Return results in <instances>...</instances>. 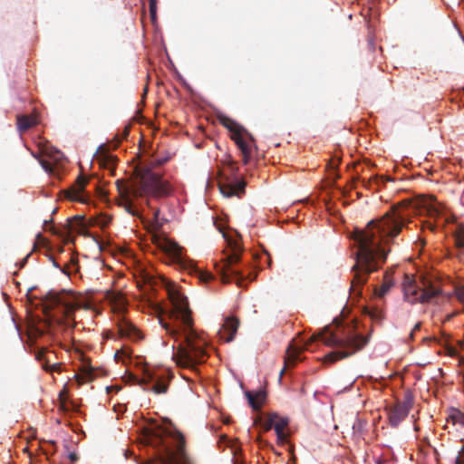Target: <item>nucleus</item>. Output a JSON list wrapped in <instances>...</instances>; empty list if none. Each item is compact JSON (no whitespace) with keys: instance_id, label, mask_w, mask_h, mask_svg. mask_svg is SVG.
Segmentation results:
<instances>
[{"instance_id":"nucleus-6","label":"nucleus","mask_w":464,"mask_h":464,"mask_svg":"<svg viewBox=\"0 0 464 464\" xmlns=\"http://www.w3.org/2000/svg\"><path fill=\"white\" fill-rule=\"evenodd\" d=\"M152 243L156 248L163 255L166 260L180 269L195 273L203 282H209L213 279V275L209 272L199 270L194 261L189 259L185 254L184 249L177 242L171 240L161 231H156L151 235Z\"/></svg>"},{"instance_id":"nucleus-52","label":"nucleus","mask_w":464,"mask_h":464,"mask_svg":"<svg viewBox=\"0 0 464 464\" xmlns=\"http://www.w3.org/2000/svg\"><path fill=\"white\" fill-rule=\"evenodd\" d=\"M162 345H163V346H166V345H167V343H166L164 341H162Z\"/></svg>"},{"instance_id":"nucleus-43","label":"nucleus","mask_w":464,"mask_h":464,"mask_svg":"<svg viewBox=\"0 0 464 464\" xmlns=\"http://www.w3.org/2000/svg\"><path fill=\"white\" fill-rule=\"evenodd\" d=\"M69 459H71L72 462H74L78 459V457L75 453H70L69 455Z\"/></svg>"},{"instance_id":"nucleus-12","label":"nucleus","mask_w":464,"mask_h":464,"mask_svg":"<svg viewBox=\"0 0 464 464\" xmlns=\"http://www.w3.org/2000/svg\"><path fill=\"white\" fill-rule=\"evenodd\" d=\"M116 326L121 338L131 342H139L144 338L142 332L122 314L118 316Z\"/></svg>"},{"instance_id":"nucleus-10","label":"nucleus","mask_w":464,"mask_h":464,"mask_svg":"<svg viewBox=\"0 0 464 464\" xmlns=\"http://www.w3.org/2000/svg\"><path fill=\"white\" fill-rule=\"evenodd\" d=\"M220 121L231 132L233 140L243 155L244 164H247L251 159L252 148L256 147L254 137L243 126L228 117L222 116Z\"/></svg>"},{"instance_id":"nucleus-20","label":"nucleus","mask_w":464,"mask_h":464,"mask_svg":"<svg viewBox=\"0 0 464 464\" xmlns=\"http://www.w3.org/2000/svg\"><path fill=\"white\" fill-rule=\"evenodd\" d=\"M425 342H433L439 346L442 347L445 352L450 355L457 353V349L451 344L450 340L448 336L443 335L441 337H427L423 339Z\"/></svg>"},{"instance_id":"nucleus-2","label":"nucleus","mask_w":464,"mask_h":464,"mask_svg":"<svg viewBox=\"0 0 464 464\" xmlns=\"http://www.w3.org/2000/svg\"><path fill=\"white\" fill-rule=\"evenodd\" d=\"M169 306L165 308L167 322L160 318L159 322L166 333L178 342L171 345V358L178 366L195 369L204 363L208 357L207 342L199 335L193 326L191 311L185 296L174 285L167 288Z\"/></svg>"},{"instance_id":"nucleus-40","label":"nucleus","mask_w":464,"mask_h":464,"mask_svg":"<svg viewBox=\"0 0 464 464\" xmlns=\"http://www.w3.org/2000/svg\"><path fill=\"white\" fill-rule=\"evenodd\" d=\"M373 180L376 182V183H385L386 181H388L389 179H385L383 177H379V176H375L373 177Z\"/></svg>"},{"instance_id":"nucleus-28","label":"nucleus","mask_w":464,"mask_h":464,"mask_svg":"<svg viewBox=\"0 0 464 464\" xmlns=\"http://www.w3.org/2000/svg\"><path fill=\"white\" fill-rule=\"evenodd\" d=\"M157 0L150 1V20L153 24L157 23Z\"/></svg>"},{"instance_id":"nucleus-45","label":"nucleus","mask_w":464,"mask_h":464,"mask_svg":"<svg viewBox=\"0 0 464 464\" xmlns=\"http://www.w3.org/2000/svg\"><path fill=\"white\" fill-rule=\"evenodd\" d=\"M362 182H363L364 186H366V187L370 186V184H371L370 180L369 181H365V179H362Z\"/></svg>"},{"instance_id":"nucleus-18","label":"nucleus","mask_w":464,"mask_h":464,"mask_svg":"<svg viewBox=\"0 0 464 464\" xmlns=\"http://www.w3.org/2000/svg\"><path fill=\"white\" fill-rule=\"evenodd\" d=\"M289 423V420L286 417H280L278 415L277 419L275 420L274 429L276 433L277 441L279 443H286L288 440V435L285 431V429L287 427Z\"/></svg>"},{"instance_id":"nucleus-29","label":"nucleus","mask_w":464,"mask_h":464,"mask_svg":"<svg viewBox=\"0 0 464 464\" xmlns=\"http://www.w3.org/2000/svg\"><path fill=\"white\" fill-rule=\"evenodd\" d=\"M455 243L458 247H464V229H459L455 234Z\"/></svg>"},{"instance_id":"nucleus-41","label":"nucleus","mask_w":464,"mask_h":464,"mask_svg":"<svg viewBox=\"0 0 464 464\" xmlns=\"http://www.w3.org/2000/svg\"><path fill=\"white\" fill-rule=\"evenodd\" d=\"M31 254H27V256L22 259V261L19 263V267L22 268L25 266L26 262H27V259L29 258Z\"/></svg>"},{"instance_id":"nucleus-8","label":"nucleus","mask_w":464,"mask_h":464,"mask_svg":"<svg viewBox=\"0 0 464 464\" xmlns=\"http://www.w3.org/2000/svg\"><path fill=\"white\" fill-rule=\"evenodd\" d=\"M403 298L411 304H428L441 295V288L427 276H422L420 283L405 276L402 283Z\"/></svg>"},{"instance_id":"nucleus-14","label":"nucleus","mask_w":464,"mask_h":464,"mask_svg":"<svg viewBox=\"0 0 464 464\" xmlns=\"http://www.w3.org/2000/svg\"><path fill=\"white\" fill-rule=\"evenodd\" d=\"M412 406V397L407 394L404 400L398 402L389 413V421L392 427H397L409 414Z\"/></svg>"},{"instance_id":"nucleus-53","label":"nucleus","mask_w":464,"mask_h":464,"mask_svg":"<svg viewBox=\"0 0 464 464\" xmlns=\"http://www.w3.org/2000/svg\"><path fill=\"white\" fill-rule=\"evenodd\" d=\"M377 464H382V461L379 459V460L377 461Z\"/></svg>"},{"instance_id":"nucleus-46","label":"nucleus","mask_w":464,"mask_h":464,"mask_svg":"<svg viewBox=\"0 0 464 464\" xmlns=\"http://www.w3.org/2000/svg\"><path fill=\"white\" fill-rule=\"evenodd\" d=\"M41 164L45 171H49L48 167L44 162H41Z\"/></svg>"},{"instance_id":"nucleus-19","label":"nucleus","mask_w":464,"mask_h":464,"mask_svg":"<svg viewBox=\"0 0 464 464\" xmlns=\"http://www.w3.org/2000/svg\"><path fill=\"white\" fill-rule=\"evenodd\" d=\"M393 278L386 272L383 276V281L380 286H374L372 289L373 295L378 298H382L393 286Z\"/></svg>"},{"instance_id":"nucleus-7","label":"nucleus","mask_w":464,"mask_h":464,"mask_svg":"<svg viewBox=\"0 0 464 464\" xmlns=\"http://www.w3.org/2000/svg\"><path fill=\"white\" fill-rule=\"evenodd\" d=\"M166 437L173 440L177 450H183L184 448V436L174 427L162 428L155 426L150 429L146 435L147 443L157 450L159 464H182L176 458L169 445L166 443Z\"/></svg>"},{"instance_id":"nucleus-36","label":"nucleus","mask_w":464,"mask_h":464,"mask_svg":"<svg viewBox=\"0 0 464 464\" xmlns=\"http://www.w3.org/2000/svg\"><path fill=\"white\" fill-rule=\"evenodd\" d=\"M178 78L185 88H187L188 90H190L189 84L186 82V80L179 73L178 74Z\"/></svg>"},{"instance_id":"nucleus-11","label":"nucleus","mask_w":464,"mask_h":464,"mask_svg":"<svg viewBox=\"0 0 464 464\" xmlns=\"http://www.w3.org/2000/svg\"><path fill=\"white\" fill-rule=\"evenodd\" d=\"M230 175L223 174L218 181V188L225 198L237 196L240 198L245 193L246 181L237 175V168L229 165Z\"/></svg>"},{"instance_id":"nucleus-17","label":"nucleus","mask_w":464,"mask_h":464,"mask_svg":"<svg viewBox=\"0 0 464 464\" xmlns=\"http://www.w3.org/2000/svg\"><path fill=\"white\" fill-rule=\"evenodd\" d=\"M106 299L116 312L121 314L126 309L127 300L121 293L109 291L106 293Z\"/></svg>"},{"instance_id":"nucleus-25","label":"nucleus","mask_w":464,"mask_h":464,"mask_svg":"<svg viewBox=\"0 0 464 464\" xmlns=\"http://www.w3.org/2000/svg\"><path fill=\"white\" fill-rule=\"evenodd\" d=\"M36 359L39 361H44V360L46 361L45 363L43 365L44 369L46 371H53L60 367V365L56 364V363H54L53 365L47 364V362L50 361V359H49V357H46L44 351H39L36 353Z\"/></svg>"},{"instance_id":"nucleus-39","label":"nucleus","mask_w":464,"mask_h":464,"mask_svg":"<svg viewBox=\"0 0 464 464\" xmlns=\"http://www.w3.org/2000/svg\"><path fill=\"white\" fill-rule=\"evenodd\" d=\"M256 442L260 447H267L269 446L268 442L263 440L261 437H257Z\"/></svg>"},{"instance_id":"nucleus-24","label":"nucleus","mask_w":464,"mask_h":464,"mask_svg":"<svg viewBox=\"0 0 464 464\" xmlns=\"http://www.w3.org/2000/svg\"><path fill=\"white\" fill-rule=\"evenodd\" d=\"M50 259L52 260L53 266L60 269L65 275L70 276L71 274L76 273L78 271V266L76 262L72 259L71 260L70 264L63 267H61L60 265L53 257H50Z\"/></svg>"},{"instance_id":"nucleus-13","label":"nucleus","mask_w":464,"mask_h":464,"mask_svg":"<svg viewBox=\"0 0 464 464\" xmlns=\"http://www.w3.org/2000/svg\"><path fill=\"white\" fill-rule=\"evenodd\" d=\"M305 349H308V343L305 342L298 343L293 340L290 343L286 349V355L284 360L285 365L284 368L280 371L279 380L282 379L286 368L295 367V365L302 360L301 353Z\"/></svg>"},{"instance_id":"nucleus-31","label":"nucleus","mask_w":464,"mask_h":464,"mask_svg":"<svg viewBox=\"0 0 464 464\" xmlns=\"http://www.w3.org/2000/svg\"><path fill=\"white\" fill-rule=\"evenodd\" d=\"M116 360H119L120 358H130V350H124L121 349L120 351H117L114 355Z\"/></svg>"},{"instance_id":"nucleus-44","label":"nucleus","mask_w":464,"mask_h":464,"mask_svg":"<svg viewBox=\"0 0 464 464\" xmlns=\"http://www.w3.org/2000/svg\"><path fill=\"white\" fill-rule=\"evenodd\" d=\"M459 299L464 302V290L459 294Z\"/></svg>"},{"instance_id":"nucleus-27","label":"nucleus","mask_w":464,"mask_h":464,"mask_svg":"<svg viewBox=\"0 0 464 464\" xmlns=\"http://www.w3.org/2000/svg\"><path fill=\"white\" fill-rule=\"evenodd\" d=\"M450 418L454 424H460L464 427V413L461 411L454 409Z\"/></svg>"},{"instance_id":"nucleus-4","label":"nucleus","mask_w":464,"mask_h":464,"mask_svg":"<svg viewBox=\"0 0 464 464\" xmlns=\"http://www.w3.org/2000/svg\"><path fill=\"white\" fill-rule=\"evenodd\" d=\"M318 340L334 351L327 354L329 362H334L353 354L368 343L356 326L344 327L339 324L335 329L332 326L324 327L318 334Z\"/></svg>"},{"instance_id":"nucleus-1","label":"nucleus","mask_w":464,"mask_h":464,"mask_svg":"<svg viewBox=\"0 0 464 464\" xmlns=\"http://www.w3.org/2000/svg\"><path fill=\"white\" fill-rule=\"evenodd\" d=\"M443 208L433 198L418 197L405 199L401 204L379 218L370 220L364 229L357 230L353 235L355 251L353 257L355 263L351 268L353 278L349 289V300L354 304L363 296V286L369 275L377 271L385 263L391 252V244L406 226L411 216H426L439 223ZM431 221L423 222L424 228L434 230L437 226Z\"/></svg>"},{"instance_id":"nucleus-38","label":"nucleus","mask_w":464,"mask_h":464,"mask_svg":"<svg viewBox=\"0 0 464 464\" xmlns=\"http://www.w3.org/2000/svg\"><path fill=\"white\" fill-rule=\"evenodd\" d=\"M420 327H421V323H420V322L417 323V324L414 325V327H413V329H412V331L411 332V334H410V337H411V339L413 338V334H414V333H415L416 331H419V330L420 329Z\"/></svg>"},{"instance_id":"nucleus-22","label":"nucleus","mask_w":464,"mask_h":464,"mask_svg":"<svg viewBox=\"0 0 464 464\" xmlns=\"http://www.w3.org/2000/svg\"><path fill=\"white\" fill-rule=\"evenodd\" d=\"M36 124L37 121L35 118L27 115H17V128L20 132H24Z\"/></svg>"},{"instance_id":"nucleus-3","label":"nucleus","mask_w":464,"mask_h":464,"mask_svg":"<svg viewBox=\"0 0 464 464\" xmlns=\"http://www.w3.org/2000/svg\"><path fill=\"white\" fill-rule=\"evenodd\" d=\"M120 193L119 205L131 216L138 217L142 214L143 202L150 207L146 198H165L172 194V186L164 179L160 174L155 172L149 165H140L136 169V178L127 184L117 181Z\"/></svg>"},{"instance_id":"nucleus-42","label":"nucleus","mask_w":464,"mask_h":464,"mask_svg":"<svg viewBox=\"0 0 464 464\" xmlns=\"http://www.w3.org/2000/svg\"><path fill=\"white\" fill-rule=\"evenodd\" d=\"M159 216H160V209H159V208H155V209L153 210V218H154V220H155L156 222H158V221H159Z\"/></svg>"},{"instance_id":"nucleus-50","label":"nucleus","mask_w":464,"mask_h":464,"mask_svg":"<svg viewBox=\"0 0 464 464\" xmlns=\"http://www.w3.org/2000/svg\"><path fill=\"white\" fill-rule=\"evenodd\" d=\"M97 244L99 245V248H100L101 250H102V247L101 244H100L99 242H97Z\"/></svg>"},{"instance_id":"nucleus-21","label":"nucleus","mask_w":464,"mask_h":464,"mask_svg":"<svg viewBox=\"0 0 464 464\" xmlns=\"http://www.w3.org/2000/svg\"><path fill=\"white\" fill-rule=\"evenodd\" d=\"M246 397L247 399L248 404L254 411H258L261 403L265 401L266 394L264 392H258L256 394V397L253 395L251 392H246Z\"/></svg>"},{"instance_id":"nucleus-51","label":"nucleus","mask_w":464,"mask_h":464,"mask_svg":"<svg viewBox=\"0 0 464 464\" xmlns=\"http://www.w3.org/2000/svg\"><path fill=\"white\" fill-rule=\"evenodd\" d=\"M233 464H243L241 461L234 462Z\"/></svg>"},{"instance_id":"nucleus-26","label":"nucleus","mask_w":464,"mask_h":464,"mask_svg":"<svg viewBox=\"0 0 464 464\" xmlns=\"http://www.w3.org/2000/svg\"><path fill=\"white\" fill-rule=\"evenodd\" d=\"M364 313L373 320H381L382 318V311L377 307H364Z\"/></svg>"},{"instance_id":"nucleus-48","label":"nucleus","mask_w":464,"mask_h":464,"mask_svg":"<svg viewBox=\"0 0 464 464\" xmlns=\"http://www.w3.org/2000/svg\"><path fill=\"white\" fill-rule=\"evenodd\" d=\"M47 225H48V221H46V220H45V221H44V229H47V227H46V226H47Z\"/></svg>"},{"instance_id":"nucleus-32","label":"nucleus","mask_w":464,"mask_h":464,"mask_svg":"<svg viewBox=\"0 0 464 464\" xmlns=\"http://www.w3.org/2000/svg\"><path fill=\"white\" fill-rule=\"evenodd\" d=\"M62 408L64 411H74L77 410V406L73 401H64L62 404Z\"/></svg>"},{"instance_id":"nucleus-16","label":"nucleus","mask_w":464,"mask_h":464,"mask_svg":"<svg viewBox=\"0 0 464 464\" xmlns=\"http://www.w3.org/2000/svg\"><path fill=\"white\" fill-rule=\"evenodd\" d=\"M45 303L50 309L58 307H67L70 305L64 294L57 293L54 290H50L45 295Z\"/></svg>"},{"instance_id":"nucleus-37","label":"nucleus","mask_w":464,"mask_h":464,"mask_svg":"<svg viewBox=\"0 0 464 464\" xmlns=\"http://www.w3.org/2000/svg\"><path fill=\"white\" fill-rule=\"evenodd\" d=\"M362 427V423L360 420H356L353 425V430L354 431H360Z\"/></svg>"},{"instance_id":"nucleus-47","label":"nucleus","mask_w":464,"mask_h":464,"mask_svg":"<svg viewBox=\"0 0 464 464\" xmlns=\"http://www.w3.org/2000/svg\"><path fill=\"white\" fill-rule=\"evenodd\" d=\"M33 289H34V287H31V288H29V289H28L27 294H26V296H27V297H30V293H31V291H32Z\"/></svg>"},{"instance_id":"nucleus-5","label":"nucleus","mask_w":464,"mask_h":464,"mask_svg":"<svg viewBox=\"0 0 464 464\" xmlns=\"http://www.w3.org/2000/svg\"><path fill=\"white\" fill-rule=\"evenodd\" d=\"M227 242L228 253L222 264L216 265V271L220 276L223 283H228L235 280L239 286H245L254 279L249 273L245 275L241 268H237L241 261L242 246L240 243V236L237 231L232 228H218Z\"/></svg>"},{"instance_id":"nucleus-9","label":"nucleus","mask_w":464,"mask_h":464,"mask_svg":"<svg viewBox=\"0 0 464 464\" xmlns=\"http://www.w3.org/2000/svg\"><path fill=\"white\" fill-rule=\"evenodd\" d=\"M172 372L166 369H152L144 365L140 369V376H134V382L142 386L144 390L151 391L155 394L166 393L169 383L172 379Z\"/></svg>"},{"instance_id":"nucleus-30","label":"nucleus","mask_w":464,"mask_h":464,"mask_svg":"<svg viewBox=\"0 0 464 464\" xmlns=\"http://www.w3.org/2000/svg\"><path fill=\"white\" fill-rule=\"evenodd\" d=\"M129 132H130V127L129 126H126L121 133H118L116 135V139H117V143H121L123 140L127 139V137L129 136Z\"/></svg>"},{"instance_id":"nucleus-35","label":"nucleus","mask_w":464,"mask_h":464,"mask_svg":"<svg viewBox=\"0 0 464 464\" xmlns=\"http://www.w3.org/2000/svg\"><path fill=\"white\" fill-rule=\"evenodd\" d=\"M455 464H464V442L455 458Z\"/></svg>"},{"instance_id":"nucleus-33","label":"nucleus","mask_w":464,"mask_h":464,"mask_svg":"<svg viewBox=\"0 0 464 464\" xmlns=\"http://www.w3.org/2000/svg\"><path fill=\"white\" fill-rule=\"evenodd\" d=\"M111 218L106 214H102L99 218L98 223L102 227H107L111 223Z\"/></svg>"},{"instance_id":"nucleus-15","label":"nucleus","mask_w":464,"mask_h":464,"mask_svg":"<svg viewBox=\"0 0 464 464\" xmlns=\"http://www.w3.org/2000/svg\"><path fill=\"white\" fill-rule=\"evenodd\" d=\"M239 326V321L234 316H227L224 318L222 326L218 330L220 338L226 342H231L237 331Z\"/></svg>"},{"instance_id":"nucleus-23","label":"nucleus","mask_w":464,"mask_h":464,"mask_svg":"<svg viewBox=\"0 0 464 464\" xmlns=\"http://www.w3.org/2000/svg\"><path fill=\"white\" fill-rule=\"evenodd\" d=\"M277 413H270L264 420H255L256 425H259L264 431H268L274 428L275 420L277 419Z\"/></svg>"},{"instance_id":"nucleus-49","label":"nucleus","mask_w":464,"mask_h":464,"mask_svg":"<svg viewBox=\"0 0 464 464\" xmlns=\"http://www.w3.org/2000/svg\"><path fill=\"white\" fill-rule=\"evenodd\" d=\"M179 454H182V450H178ZM179 458H182V455H179Z\"/></svg>"},{"instance_id":"nucleus-34","label":"nucleus","mask_w":464,"mask_h":464,"mask_svg":"<svg viewBox=\"0 0 464 464\" xmlns=\"http://www.w3.org/2000/svg\"><path fill=\"white\" fill-rule=\"evenodd\" d=\"M80 188L77 190V197H82L84 194V187L87 184V180L84 178H79Z\"/></svg>"}]
</instances>
